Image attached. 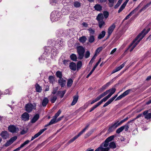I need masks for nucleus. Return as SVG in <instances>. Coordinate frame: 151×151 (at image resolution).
I'll return each mask as SVG.
<instances>
[{"label": "nucleus", "mask_w": 151, "mask_h": 151, "mask_svg": "<svg viewBox=\"0 0 151 151\" xmlns=\"http://www.w3.org/2000/svg\"><path fill=\"white\" fill-rule=\"evenodd\" d=\"M104 17L102 13H99L97 15L96 19L98 22V25L100 28H102L105 25V23L103 20Z\"/></svg>", "instance_id": "obj_1"}, {"label": "nucleus", "mask_w": 151, "mask_h": 151, "mask_svg": "<svg viewBox=\"0 0 151 151\" xmlns=\"http://www.w3.org/2000/svg\"><path fill=\"white\" fill-rule=\"evenodd\" d=\"M60 13L58 11H54L51 14L50 19L51 21L55 22L58 21L60 17Z\"/></svg>", "instance_id": "obj_2"}, {"label": "nucleus", "mask_w": 151, "mask_h": 151, "mask_svg": "<svg viewBox=\"0 0 151 151\" xmlns=\"http://www.w3.org/2000/svg\"><path fill=\"white\" fill-rule=\"evenodd\" d=\"M77 50L78 55V58L80 60L82 59L84 56L85 49L83 46H79L77 47Z\"/></svg>", "instance_id": "obj_3"}, {"label": "nucleus", "mask_w": 151, "mask_h": 151, "mask_svg": "<svg viewBox=\"0 0 151 151\" xmlns=\"http://www.w3.org/2000/svg\"><path fill=\"white\" fill-rule=\"evenodd\" d=\"M36 106V104L35 103H33V104L31 103L27 104L25 107V110L28 113L31 112L33 109L35 108Z\"/></svg>", "instance_id": "obj_4"}, {"label": "nucleus", "mask_w": 151, "mask_h": 151, "mask_svg": "<svg viewBox=\"0 0 151 151\" xmlns=\"http://www.w3.org/2000/svg\"><path fill=\"white\" fill-rule=\"evenodd\" d=\"M150 28H149L146 31L145 29H143L141 32L139 33L136 38L135 40H137L138 39H139L141 40L150 31Z\"/></svg>", "instance_id": "obj_5"}, {"label": "nucleus", "mask_w": 151, "mask_h": 151, "mask_svg": "<svg viewBox=\"0 0 151 151\" xmlns=\"http://www.w3.org/2000/svg\"><path fill=\"white\" fill-rule=\"evenodd\" d=\"M140 41L141 40L139 39H138L136 40H135V39L129 46V47L126 50L125 52L127 51L128 50L129 48L132 46V47L130 50V52H132Z\"/></svg>", "instance_id": "obj_6"}, {"label": "nucleus", "mask_w": 151, "mask_h": 151, "mask_svg": "<svg viewBox=\"0 0 151 151\" xmlns=\"http://www.w3.org/2000/svg\"><path fill=\"white\" fill-rule=\"evenodd\" d=\"M107 91H109L108 93L110 92L106 96L104 97L101 100L103 102L106 101L107 99H109L110 97L115 92L116 89L115 88H112Z\"/></svg>", "instance_id": "obj_7"}, {"label": "nucleus", "mask_w": 151, "mask_h": 151, "mask_svg": "<svg viewBox=\"0 0 151 151\" xmlns=\"http://www.w3.org/2000/svg\"><path fill=\"white\" fill-rule=\"evenodd\" d=\"M9 131L12 133H17L19 131V129L18 127L14 125H11L8 127Z\"/></svg>", "instance_id": "obj_8"}, {"label": "nucleus", "mask_w": 151, "mask_h": 151, "mask_svg": "<svg viewBox=\"0 0 151 151\" xmlns=\"http://www.w3.org/2000/svg\"><path fill=\"white\" fill-rule=\"evenodd\" d=\"M21 119L23 121H27L29 119V115L28 113L25 112L22 115Z\"/></svg>", "instance_id": "obj_9"}, {"label": "nucleus", "mask_w": 151, "mask_h": 151, "mask_svg": "<svg viewBox=\"0 0 151 151\" xmlns=\"http://www.w3.org/2000/svg\"><path fill=\"white\" fill-rule=\"evenodd\" d=\"M46 129V128H45L44 129H41L37 133L35 134L34 136H33L32 137L31 141H32L38 137Z\"/></svg>", "instance_id": "obj_10"}, {"label": "nucleus", "mask_w": 151, "mask_h": 151, "mask_svg": "<svg viewBox=\"0 0 151 151\" xmlns=\"http://www.w3.org/2000/svg\"><path fill=\"white\" fill-rule=\"evenodd\" d=\"M17 139V137L15 136L11 138L10 139L7 141L5 143L4 145L6 147H8L12 144Z\"/></svg>", "instance_id": "obj_11"}, {"label": "nucleus", "mask_w": 151, "mask_h": 151, "mask_svg": "<svg viewBox=\"0 0 151 151\" xmlns=\"http://www.w3.org/2000/svg\"><path fill=\"white\" fill-rule=\"evenodd\" d=\"M0 135L4 139H6L9 138V134L6 131H4L1 132Z\"/></svg>", "instance_id": "obj_12"}, {"label": "nucleus", "mask_w": 151, "mask_h": 151, "mask_svg": "<svg viewBox=\"0 0 151 151\" xmlns=\"http://www.w3.org/2000/svg\"><path fill=\"white\" fill-rule=\"evenodd\" d=\"M58 82L59 84L61 86V87H64L66 83V81L63 78L59 79L58 80Z\"/></svg>", "instance_id": "obj_13"}, {"label": "nucleus", "mask_w": 151, "mask_h": 151, "mask_svg": "<svg viewBox=\"0 0 151 151\" xmlns=\"http://www.w3.org/2000/svg\"><path fill=\"white\" fill-rule=\"evenodd\" d=\"M118 127V126L115 122L114 124H112L111 126L109 127L108 130V132H111L114 131Z\"/></svg>", "instance_id": "obj_14"}, {"label": "nucleus", "mask_w": 151, "mask_h": 151, "mask_svg": "<svg viewBox=\"0 0 151 151\" xmlns=\"http://www.w3.org/2000/svg\"><path fill=\"white\" fill-rule=\"evenodd\" d=\"M148 111L146 110L143 112V114L145 116V118L147 119H151V113H148Z\"/></svg>", "instance_id": "obj_15"}, {"label": "nucleus", "mask_w": 151, "mask_h": 151, "mask_svg": "<svg viewBox=\"0 0 151 151\" xmlns=\"http://www.w3.org/2000/svg\"><path fill=\"white\" fill-rule=\"evenodd\" d=\"M116 25L114 24H113L109 28L108 30V33L109 35H111L114 29L115 28Z\"/></svg>", "instance_id": "obj_16"}, {"label": "nucleus", "mask_w": 151, "mask_h": 151, "mask_svg": "<svg viewBox=\"0 0 151 151\" xmlns=\"http://www.w3.org/2000/svg\"><path fill=\"white\" fill-rule=\"evenodd\" d=\"M125 64V62H124L120 66L116 67L115 69H114L112 71V73H114L121 69L124 66Z\"/></svg>", "instance_id": "obj_17"}, {"label": "nucleus", "mask_w": 151, "mask_h": 151, "mask_svg": "<svg viewBox=\"0 0 151 151\" xmlns=\"http://www.w3.org/2000/svg\"><path fill=\"white\" fill-rule=\"evenodd\" d=\"M103 101L101 100L99 102H98L96 105L92 107L90 109L89 112H91L93 111L95 109L100 105Z\"/></svg>", "instance_id": "obj_18"}, {"label": "nucleus", "mask_w": 151, "mask_h": 151, "mask_svg": "<svg viewBox=\"0 0 151 151\" xmlns=\"http://www.w3.org/2000/svg\"><path fill=\"white\" fill-rule=\"evenodd\" d=\"M69 67L71 70L73 71H75L76 69V65L75 63L73 62L70 63Z\"/></svg>", "instance_id": "obj_19"}, {"label": "nucleus", "mask_w": 151, "mask_h": 151, "mask_svg": "<svg viewBox=\"0 0 151 151\" xmlns=\"http://www.w3.org/2000/svg\"><path fill=\"white\" fill-rule=\"evenodd\" d=\"M133 123V122L131 120L128 121L124 126H122V127H124V129H125V131H127L128 130V129L129 128V124H130L132 125Z\"/></svg>", "instance_id": "obj_20"}, {"label": "nucleus", "mask_w": 151, "mask_h": 151, "mask_svg": "<svg viewBox=\"0 0 151 151\" xmlns=\"http://www.w3.org/2000/svg\"><path fill=\"white\" fill-rule=\"evenodd\" d=\"M39 115L38 114H36L33 117L31 120V122L32 123H34L35 122L39 119Z\"/></svg>", "instance_id": "obj_21"}, {"label": "nucleus", "mask_w": 151, "mask_h": 151, "mask_svg": "<svg viewBox=\"0 0 151 151\" xmlns=\"http://www.w3.org/2000/svg\"><path fill=\"white\" fill-rule=\"evenodd\" d=\"M58 121H56V119L53 117L49 123L45 125V127H46L50 125L53 124H55Z\"/></svg>", "instance_id": "obj_22"}, {"label": "nucleus", "mask_w": 151, "mask_h": 151, "mask_svg": "<svg viewBox=\"0 0 151 151\" xmlns=\"http://www.w3.org/2000/svg\"><path fill=\"white\" fill-rule=\"evenodd\" d=\"M78 96L76 95L73 97V100L71 103V105L73 106L75 105L78 101Z\"/></svg>", "instance_id": "obj_23"}, {"label": "nucleus", "mask_w": 151, "mask_h": 151, "mask_svg": "<svg viewBox=\"0 0 151 151\" xmlns=\"http://www.w3.org/2000/svg\"><path fill=\"white\" fill-rule=\"evenodd\" d=\"M49 100L47 98L45 97L44 98L42 102V105L43 107H45L46 106L48 103Z\"/></svg>", "instance_id": "obj_24"}, {"label": "nucleus", "mask_w": 151, "mask_h": 151, "mask_svg": "<svg viewBox=\"0 0 151 151\" xmlns=\"http://www.w3.org/2000/svg\"><path fill=\"white\" fill-rule=\"evenodd\" d=\"M30 141L28 140H27L25 141L23 144H21L20 147L17 148V150L19 151L21 148L24 147L25 145H26L27 144H28Z\"/></svg>", "instance_id": "obj_25"}, {"label": "nucleus", "mask_w": 151, "mask_h": 151, "mask_svg": "<svg viewBox=\"0 0 151 151\" xmlns=\"http://www.w3.org/2000/svg\"><path fill=\"white\" fill-rule=\"evenodd\" d=\"M35 87L36 91L37 92H41L42 91V88L41 86H40L37 83L35 85Z\"/></svg>", "instance_id": "obj_26"}, {"label": "nucleus", "mask_w": 151, "mask_h": 151, "mask_svg": "<svg viewBox=\"0 0 151 151\" xmlns=\"http://www.w3.org/2000/svg\"><path fill=\"white\" fill-rule=\"evenodd\" d=\"M87 38L85 36H83L82 37H80L79 40L80 42L82 44L84 43L87 40Z\"/></svg>", "instance_id": "obj_27"}, {"label": "nucleus", "mask_w": 151, "mask_h": 151, "mask_svg": "<svg viewBox=\"0 0 151 151\" xmlns=\"http://www.w3.org/2000/svg\"><path fill=\"white\" fill-rule=\"evenodd\" d=\"M94 8L96 10L100 11L102 10V7L99 4H96L94 6Z\"/></svg>", "instance_id": "obj_28"}, {"label": "nucleus", "mask_w": 151, "mask_h": 151, "mask_svg": "<svg viewBox=\"0 0 151 151\" xmlns=\"http://www.w3.org/2000/svg\"><path fill=\"white\" fill-rule=\"evenodd\" d=\"M66 93V91L64 90L63 91H58L57 93V95H59L61 98L63 97L64 94Z\"/></svg>", "instance_id": "obj_29"}, {"label": "nucleus", "mask_w": 151, "mask_h": 151, "mask_svg": "<svg viewBox=\"0 0 151 151\" xmlns=\"http://www.w3.org/2000/svg\"><path fill=\"white\" fill-rule=\"evenodd\" d=\"M135 12V9L131 11L129 14H128L125 17L124 20H126L129 18Z\"/></svg>", "instance_id": "obj_30"}, {"label": "nucleus", "mask_w": 151, "mask_h": 151, "mask_svg": "<svg viewBox=\"0 0 151 151\" xmlns=\"http://www.w3.org/2000/svg\"><path fill=\"white\" fill-rule=\"evenodd\" d=\"M79 136L78 135H77L74 136L73 138L70 139L68 141L67 144V145H69L70 144L73 142L76 139L78 138Z\"/></svg>", "instance_id": "obj_31"}, {"label": "nucleus", "mask_w": 151, "mask_h": 151, "mask_svg": "<svg viewBox=\"0 0 151 151\" xmlns=\"http://www.w3.org/2000/svg\"><path fill=\"white\" fill-rule=\"evenodd\" d=\"M151 5L150 2L147 3L139 11L140 12L145 10L148 7Z\"/></svg>", "instance_id": "obj_32"}, {"label": "nucleus", "mask_w": 151, "mask_h": 151, "mask_svg": "<svg viewBox=\"0 0 151 151\" xmlns=\"http://www.w3.org/2000/svg\"><path fill=\"white\" fill-rule=\"evenodd\" d=\"M109 91H106L105 92L101 94L100 95L97 97L100 100L102 97L106 95L108 93Z\"/></svg>", "instance_id": "obj_33"}, {"label": "nucleus", "mask_w": 151, "mask_h": 151, "mask_svg": "<svg viewBox=\"0 0 151 151\" xmlns=\"http://www.w3.org/2000/svg\"><path fill=\"white\" fill-rule=\"evenodd\" d=\"M70 58L73 61H76L77 60V57L76 55L74 54H72L70 55Z\"/></svg>", "instance_id": "obj_34"}, {"label": "nucleus", "mask_w": 151, "mask_h": 151, "mask_svg": "<svg viewBox=\"0 0 151 151\" xmlns=\"http://www.w3.org/2000/svg\"><path fill=\"white\" fill-rule=\"evenodd\" d=\"M56 75L57 77L59 79L62 78V74L61 71L58 70L56 72Z\"/></svg>", "instance_id": "obj_35"}, {"label": "nucleus", "mask_w": 151, "mask_h": 151, "mask_svg": "<svg viewBox=\"0 0 151 151\" xmlns=\"http://www.w3.org/2000/svg\"><path fill=\"white\" fill-rule=\"evenodd\" d=\"M106 32L104 31H102L101 33L99 34L98 36V38L101 39L103 38L105 35Z\"/></svg>", "instance_id": "obj_36"}, {"label": "nucleus", "mask_w": 151, "mask_h": 151, "mask_svg": "<svg viewBox=\"0 0 151 151\" xmlns=\"http://www.w3.org/2000/svg\"><path fill=\"white\" fill-rule=\"evenodd\" d=\"M109 147L110 148L114 149L116 147L115 143L114 142H111L109 145Z\"/></svg>", "instance_id": "obj_37"}, {"label": "nucleus", "mask_w": 151, "mask_h": 151, "mask_svg": "<svg viewBox=\"0 0 151 151\" xmlns=\"http://www.w3.org/2000/svg\"><path fill=\"white\" fill-rule=\"evenodd\" d=\"M73 81L71 78H70L68 79L67 83V86L68 87H70L71 86L72 84H73Z\"/></svg>", "instance_id": "obj_38"}, {"label": "nucleus", "mask_w": 151, "mask_h": 151, "mask_svg": "<svg viewBox=\"0 0 151 151\" xmlns=\"http://www.w3.org/2000/svg\"><path fill=\"white\" fill-rule=\"evenodd\" d=\"M73 5L76 8H79L81 6V4L78 1H75L74 2Z\"/></svg>", "instance_id": "obj_39"}, {"label": "nucleus", "mask_w": 151, "mask_h": 151, "mask_svg": "<svg viewBox=\"0 0 151 151\" xmlns=\"http://www.w3.org/2000/svg\"><path fill=\"white\" fill-rule=\"evenodd\" d=\"M95 40V38L94 36L91 35L89 37L88 40V42L91 43H93Z\"/></svg>", "instance_id": "obj_40"}, {"label": "nucleus", "mask_w": 151, "mask_h": 151, "mask_svg": "<svg viewBox=\"0 0 151 151\" xmlns=\"http://www.w3.org/2000/svg\"><path fill=\"white\" fill-rule=\"evenodd\" d=\"M102 47H100L97 48L95 51L94 55L96 56L102 50Z\"/></svg>", "instance_id": "obj_41"}, {"label": "nucleus", "mask_w": 151, "mask_h": 151, "mask_svg": "<svg viewBox=\"0 0 151 151\" xmlns=\"http://www.w3.org/2000/svg\"><path fill=\"white\" fill-rule=\"evenodd\" d=\"M124 129V127L122 126L120 127L116 131V133L119 134L122 132Z\"/></svg>", "instance_id": "obj_42"}, {"label": "nucleus", "mask_w": 151, "mask_h": 151, "mask_svg": "<svg viewBox=\"0 0 151 151\" xmlns=\"http://www.w3.org/2000/svg\"><path fill=\"white\" fill-rule=\"evenodd\" d=\"M82 66V62L79 61L77 63V65H76V68H77V70H78L80 69Z\"/></svg>", "instance_id": "obj_43"}, {"label": "nucleus", "mask_w": 151, "mask_h": 151, "mask_svg": "<svg viewBox=\"0 0 151 151\" xmlns=\"http://www.w3.org/2000/svg\"><path fill=\"white\" fill-rule=\"evenodd\" d=\"M125 121L124 119L121 120L120 122H119V121L116 120L115 122L118 126H119L122 123L125 122Z\"/></svg>", "instance_id": "obj_44"}, {"label": "nucleus", "mask_w": 151, "mask_h": 151, "mask_svg": "<svg viewBox=\"0 0 151 151\" xmlns=\"http://www.w3.org/2000/svg\"><path fill=\"white\" fill-rule=\"evenodd\" d=\"M109 3V6L110 7H112L114 4V0H108Z\"/></svg>", "instance_id": "obj_45"}, {"label": "nucleus", "mask_w": 151, "mask_h": 151, "mask_svg": "<svg viewBox=\"0 0 151 151\" xmlns=\"http://www.w3.org/2000/svg\"><path fill=\"white\" fill-rule=\"evenodd\" d=\"M57 99L56 96H54L51 97L50 101L52 103H54L55 102Z\"/></svg>", "instance_id": "obj_46"}, {"label": "nucleus", "mask_w": 151, "mask_h": 151, "mask_svg": "<svg viewBox=\"0 0 151 151\" xmlns=\"http://www.w3.org/2000/svg\"><path fill=\"white\" fill-rule=\"evenodd\" d=\"M132 91V90L131 89H129L127 90H126V91L124 92L123 93V95L124 96V97L125 96H126L128 95L130 92Z\"/></svg>", "instance_id": "obj_47"}, {"label": "nucleus", "mask_w": 151, "mask_h": 151, "mask_svg": "<svg viewBox=\"0 0 151 151\" xmlns=\"http://www.w3.org/2000/svg\"><path fill=\"white\" fill-rule=\"evenodd\" d=\"M103 15L105 19L107 18L109 15V13L107 11H104L103 13Z\"/></svg>", "instance_id": "obj_48"}, {"label": "nucleus", "mask_w": 151, "mask_h": 151, "mask_svg": "<svg viewBox=\"0 0 151 151\" xmlns=\"http://www.w3.org/2000/svg\"><path fill=\"white\" fill-rule=\"evenodd\" d=\"M49 81L51 83H52L54 81V78L53 76H50L48 78Z\"/></svg>", "instance_id": "obj_49"}, {"label": "nucleus", "mask_w": 151, "mask_h": 151, "mask_svg": "<svg viewBox=\"0 0 151 151\" xmlns=\"http://www.w3.org/2000/svg\"><path fill=\"white\" fill-rule=\"evenodd\" d=\"M90 54L89 51L88 50L87 51L85 52V55H84V56L85 58H88L90 56Z\"/></svg>", "instance_id": "obj_50"}, {"label": "nucleus", "mask_w": 151, "mask_h": 151, "mask_svg": "<svg viewBox=\"0 0 151 151\" xmlns=\"http://www.w3.org/2000/svg\"><path fill=\"white\" fill-rule=\"evenodd\" d=\"M126 5L124 4H122L121 6L120 7L118 11V13H120L125 8L126 6Z\"/></svg>", "instance_id": "obj_51"}, {"label": "nucleus", "mask_w": 151, "mask_h": 151, "mask_svg": "<svg viewBox=\"0 0 151 151\" xmlns=\"http://www.w3.org/2000/svg\"><path fill=\"white\" fill-rule=\"evenodd\" d=\"M126 5L124 4H122L121 6L120 7L118 11V13H120L125 8L126 6Z\"/></svg>", "instance_id": "obj_52"}, {"label": "nucleus", "mask_w": 151, "mask_h": 151, "mask_svg": "<svg viewBox=\"0 0 151 151\" xmlns=\"http://www.w3.org/2000/svg\"><path fill=\"white\" fill-rule=\"evenodd\" d=\"M114 137V135H112L108 137L106 139V140L108 142L111 141H112Z\"/></svg>", "instance_id": "obj_53"}, {"label": "nucleus", "mask_w": 151, "mask_h": 151, "mask_svg": "<svg viewBox=\"0 0 151 151\" xmlns=\"http://www.w3.org/2000/svg\"><path fill=\"white\" fill-rule=\"evenodd\" d=\"M61 112V110L60 109L55 114V116L53 117H54V118L56 119L58 117V116L60 114Z\"/></svg>", "instance_id": "obj_54"}, {"label": "nucleus", "mask_w": 151, "mask_h": 151, "mask_svg": "<svg viewBox=\"0 0 151 151\" xmlns=\"http://www.w3.org/2000/svg\"><path fill=\"white\" fill-rule=\"evenodd\" d=\"M112 101H111V100L109 99L107 102H106L103 105V107H105L108 105L110 104Z\"/></svg>", "instance_id": "obj_55"}, {"label": "nucleus", "mask_w": 151, "mask_h": 151, "mask_svg": "<svg viewBox=\"0 0 151 151\" xmlns=\"http://www.w3.org/2000/svg\"><path fill=\"white\" fill-rule=\"evenodd\" d=\"M101 151H109V147H106L104 148L103 147V145H101Z\"/></svg>", "instance_id": "obj_56"}, {"label": "nucleus", "mask_w": 151, "mask_h": 151, "mask_svg": "<svg viewBox=\"0 0 151 151\" xmlns=\"http://www.w3.org/2000/svg\"><path fill=\"white\" fill-rule=\"evenodd\" d=\"M109 142L107 141L106 139L104 142H103L102 145H103V146L104 147H107L108 146Z\"/></svg>", "instance_id": "obj_57"}, {"label": "nucleus", "mask_w": 151, "mask_h": 151, "mask_svg": "<svg viewBox=\"0 0 151 151\" xmlns=\"http://www.w3.org/2000/svg\"><path fill=\"white\" fill-rule=\"evenodd\" d=\"M143 116L142 114H139L136 116V118H134V119H133L132 120H131L133 122L134 121L137 119H138V118H139V117H140L141 116Z\"/></svg>", "instance_id": "obj_58"}, {"label": "nucleus", "mask_w": 151, "mask_h": 151, "mask_svg": "<svg viewBox=\"0 0 151 151\" xmlns=\"http://www.w3.org/2000/svg\"><path fill=\"white\" fill-rule=\"evenodd\" d=\"M114 81V79H113L111 80V81H109L105 84V85L107 88L109 87Z\"/></svg>", "instance_id": "obj_59"}, {"label": "nucleus", "mask_w": 151, "mask_h": 151, "mask_svg": "<svg viewBox=\"0 0 151 151\" xmlns=\"http://www.w3.org/2000/svg\"><path fill=\"white\" fill-rule=\"evenodd\" d=\"M96 56H95V55H94L93 56L92 58L91 59V60L90 61L89 63V64H92L93 63V62L95 59L96 58Z\"/></svg>", "instance_id": "obj_60"}, {"label": "nucleus", "mask_w": 151, "mask_h": 151, "mask_svg": "<svg viewBox=\"0 0 151 151\" xmlns=\"http://www.w3.org/2000/svg\"><path fill=\"white\" fill-rule=\"evenodd\" d=\"M124 97V96H123V94H122L119 96L118 97H117L116 99H115V101H117L119 100L120 99H121L122 98Z\"/></svg>", "instance_id": "obj_61"}, {"label": "nucleus", "mask_w": 151, "mask_h": 151, "mask_svg": "<svg viewBox=\"0 0 151 151\" xmlns=\"http://www.w3.org/2000/svg\"><path fill=\"white\" fill-rule=\"evenodd\" d=\"M88 30L89 31V33L92 34L93 35L94 33L95 32V30L91 28H89Z\"/></svg>", "instance_id": "obj_62"}, {"label": "nucleus", "mask_w": 151, "mask_h": 151, "mask_svg": "<svg viewBox=\"0 0 151 151\" xmlns=\"http://www.w3.org/2000/svg\"><path fill=\"white\" fill-rule=\"evenodd\" d=\"M58 90V87H56V88H53V89L52 91V94H55L56 93Z\"/></svg>", "instance_id": "obj_63"}, {"label": "nucleus", "mask_w": 151, "mask_h": 151, "mask_svg": "<svg viewBox=\"0 0 151 151\" xmlns=\"http://www.w3.org/2000/svg\"><path fill=\"white\" fill-rule=\"evenodd\" d=\"M86 129L84 128L80 132H79L78 135L79 136H80L83 133H84L85 131L86 130Z\"/></svg>", "instance_id": "obj_64"}]
</instances>
